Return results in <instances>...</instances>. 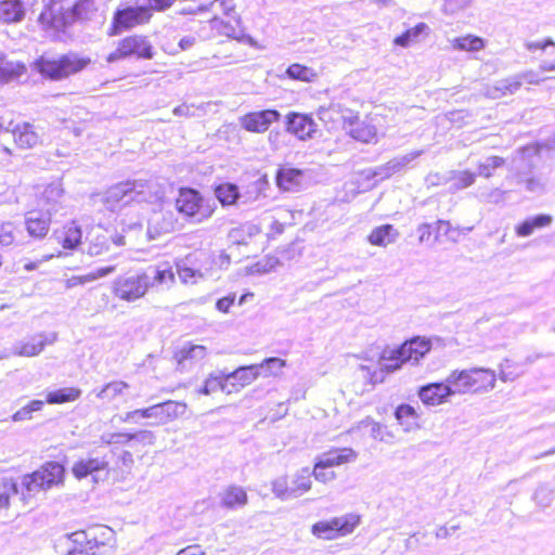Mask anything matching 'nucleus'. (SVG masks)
<instances>
[{"label":"nucleus","mask_w":555,"mask_h":555,"mask_svg":"<svg viewBox=\"0 0 555 555\" xmlns=\"http://www.w3.org/2000/svg\"><path fill=\"white\" fill-rule=\"evenodd\" d=\"M162 192L158 185L153 181H127L118 183L109 188L103 201L107 209L115 210L119 206L124 207L122 216H128L133 212L134 207H126L132 202L140 203H154L162 198Z\"/></svg>","instance_id":"nucleus-1"},{"label":"nucleus","mask_w":555,"mask_h":555,"mask_svg":"<svg viewBox=\"0 0 555 555\" xmlns=\"http://www.w3.org/2000/svg\"><path fill=\"white\" fill-rule=\"evenodd\" d=\"M431 348L430 340L415 337L402 344L399 348H386L379 358V366L383 371L395 372L403 363L418 361L429 352Z\"/></svg>","instance_id":"nucleus-2"},{"label":"nucleus","mask_w":555,"mask_h":555,"mask_svg":"<svg viewBox=\"0 0 555 555\" xmlns=\"http://www.w3.org/2000/svg\"><path fill=\"white\" fill-rule=\"evenodd\" d=\"M65 469L57 462H48L31 474L22 477V498L27 501L41 491L63 485Z\"/></svg>","instance_id":"nucleus-3"},{"label":"nucleus","mask_w":555,"mask_h":555,"mask_svg":"<svg viewBox=\"0 0 555 555\" xmlns=\"http://www.w3.org/2000/svg\"><path fill=\"white\" fill-rule=\"evenodd\" d=\"M450 373L459 396L490 392L498 379L495 371L487 367L456 369Z\"/></svg>","instance_id":"nucleus-4"},{"label":"nucleus","mask_w":555,"mask_h":555,"mask_svg":"<svg viewBox=\"0 0 555 555\" xmlns=\"http://www.w3.org/2000/svg\"><path fill=\"white\" fill-rule=\"evenodd\" d=\"M73 540L90 555H113L117 547L115 531L106 526L75 532Z\"/></svg>","instance_id":"nucleus-5"},{"label":"nucleus","mask_w":555,"mask_h":555,"mask_svg":"<svg viewBox=\"0 0 555 555\" xmlns=\"http://www.w3.org/2000/svg\"><path fill=\"white\" fill-rule=\"evenodd\" d=\"M360 524L361 516L359 514L347 513L314 522L311 526V534L320 540L333 541L350 535Z\"/></svg>","instance_id":"nucleus-6"},{"label":"nucleus","mask_w":555,"mask_h":555,"mask_svg":"<svg viewBox=\"0 0 555 555\" xmlns=\"http://www.w3.org/2000/svg\"><path fill=\"white\" fill-rule=\"evenodd\" d=\"M88 64L89 60L76 55H64L60 59L41 56L34 63V68L47 78L61 80L82 70Z\"/></svg>","instance_id":"nucleus-7"},{"label":"nucleus","mask_w":555,"mask_h":555,"mask_svg":"<svg viewBox=\"0 0 555 555\" xmlns=\"http://www.w3.org/2000/svg\"><path fill=\"white\" fill-rule=\"evenodd\" d=\"M177 210L196 222H203L209 219L214 211L215 205L205 202L201 194L193 189H181L176 199Z\"/></svg>","instance_id":"nucleus-8"},{"label":"nucleus","mask_w":555,"mask_h":555,"mask_svg":"<svg viewBox=\"0 0 555 555\" xmlns=\"http://www.w3.org/2000/svg\"><path fill=\"white\" fill-rule=\"evenodd\" d=\"M210 264L211 260L205 254L188 255L175 262L176 273L181 283L190 285L197 284L209 278L211 275Z\"/></svg>","instance_id":"nucleus-9"},{"label":"nucleus","mask_w":555,"mask_h":555,"mask_svg":"<svg viewBox=\"0 0 555 555\" xmlns=\"http://www.w3.org/2000/svg\"><path fill=\"white\" fill-rule=\"evenodd\" d=\"M149 291L147 272H140L128 276H118L112 286L115 297L132 302L142 298Z\"/></svg>","instance_id":"nucleus-10"},{"label":"nucleus","mask_w":555,"mask_h":555,"mask_svg":"<svg viewBox=\"0 0 555 555\" xmlns=\"http://www.w3.org/2000/svg\"><path fill=\"white\" fill-rule=\"evenodd\" d=\"M417 396L424 405L434 408L449 402L452 397L459 395L452 375L449 373L444 382L430 383L420 387Z\"/></svg>","instance_id":"nucleus-11"},{"label":"nucleus","mask_w":555,"mask_h":555,"mask_svg":"<svg viewBox=\"0 0 555 555\" xmlns=\"http://www.w3.org/2000/svg\"><path fill=\"white\" fill-rule=\"evenodd\" d=\"M130 55L140 59L153 57V47L146 37L135 35L124 38L119 41L117 49L108 54L107 62L112 63Z\"/></svg>","instance_id":"nucleus-12"},{"label":"nucleus","mask_w":555,"mask_h":555,"mask_svg":"<svg viewBox=\"0 0 555 555\" xmlns=\"http://www.w3.org/2000/svg\"><path fill=\"white\" fill-rule=\"evenodd\" d=\"M344 129L351 138L362 143H375L377 141V128L373 122V118L366 117L360 119L352 112L343 115Z\"/></svg>","instance_id":"nucleus-13"},{"label":"nucleus","mask_w":555,"mask_h":555,"mask_svg":"<svg viewBox=\"0 0 555 555\" xmlns=\"http://www.w3.org/2000/svg\"><path fill=\"white\" fill-rule=\"evenodd\" d=\"M188 405L182 401L168 400L146 408V420H153V425L169 424L186 413Z\"/></svg>","instance_id":"nucleus-14"},{"label":"nucleus","mask_w":555,"mask_h":555,"mask_svg":"<svg viewBox=\"0 0 555 555\" xmlns=\"http://www.w3.org/2000/svg\"><path fill=\"white\" fill-rule=\"evenodd\" d=\"M152 14L146 7L126 8L118 10L113 18L112 30L108 33L111 36H115L120 30L130 29L138 25L145 24L150 21Z\"/></svg>","instance_id":"nucleus-15"},{"label":"nucleus","mask_w":555,"mask_h":555,"mask_svg":"<svg viewBox=\"0 0 555 555\" xmlns=\"http://www.w3.org/2000/svg\"><path fill=\"white\" fill-rule=\"evenodd\" d=\"M41 23L60 29L74 23L73 5H66L65 0H51L41 12Z\"/></svg>","instance_id":"nucleus-16"},{"label":"nucleus","mask_w":555,"mask_h":555,"mask_svg":"<svg viewBox=\"0 0 555 555\" xmlns=\"http://www.w3.org/2000/svg\"><path fill=\"white\" fill-rule=\"evenodd\" d=\"M57 339L55 333H38L13 346L12 354L18 357H36L39 356L46 346L53 345Z\"/></svg>","instance_id":"nucleus-17"},{"label":"nucleus","mask_w":555,"mask_h":555,"mask_svg":"<svg viewBox=\"0 0 555 555\" xmlns=\"http://www.w3.org/2000/svg\"><path fill=\"white\" fill-rule=\"evenodd\" d=\"M281 114L275 109L248 113L240 118L241 126L249 132L262 133L267 131Z\"/></svg>","instance_id":"nucleus-18"},{"label":"nucleus","mask_w":555,"mask_h":555,"mask_svg":"<svg viewBox=\"0 0 555 555\" xmlns=\"http://www.w3.org/2000/svg\"><path fill=\"white\" fill-rule=\"evenodd\" d=\"M149 289H169L176 283V272L168 261H163L147 269Z\"/></svg>","instance_id":"nucleus-19"},{"label":"nucleus","mask_w":555,"mask_h":555,"mask_svg":"<svg viewBox=\"0 0 555 555\" xmlns=\"http://www.w3.org/2000/svg\"><path fill=\"white\" fill-rule=\"evenodd\" d=\"M287 131L301 141L313 138L318 130V125L310 115L300 113H289L287 115Z\"/></svg>","instance_id":"nucleus-20"},{"label":"nucleus","mask_w":555,"mask_h":555,"mask_svg":"<svg viewBox=\"0 0 555 555\" xmlns=\"http://www.w3.org/2000/svg\"><path fill=\"white\" fill-rule=\"evenodd\" d=\"M261 375L259 366L256 364L248 366H241L231 373H227L229 386L233 392L240 391L242 388L250 385Z\"/></svg>","instance_id":"nucleus-21"},{"label":"nucleus","mask_w":555,"mask_h":555,"mask_svg":"<svg viewBox=\"0 0 555 555\" xmlns=\"http://www.w3.org/2000/svg\"><path fill=\"white\" fill-rule=\"evenodd\" d=\"M358 453L351 448L332 449L320 454L315 460L319 466L335 467L343 464L352 463L357 460Z\"/></svg>","instance_id":"nucleus-22"},{"label":"nucleus","mask_w":555,"mask_h":555,"mask_svg":"<svg viewBox=\"0 0 555 555\" xmlns=\"http://www.w3.org/2000/svg\"><path fill=\"white\" fill-rule=\"evenodd\" d=\"M363 428H369L371 437L376 441L388 444L395 442V434L386 425L375 422L371 417H366L359 422L351 428V431L361 430Z\"/></svg>","instance_id":"nucleus-23"},{"label":"nucleus","mask_w":555,"mask_h":555,"mask_svg":"<svg viewBox=\"0 0 555 555\" xmlns=\"http://www.w3.org/2000/svg\"><path fill=\"white\" fill-rule=\"evenodd\" d=\"M51 215L30 211L25 217V225L28 234L35 238H42L49 232Z\"/></svg>","instance_id":"nucleus-24"},{"label":"nucleus","mask_w":555,"mask_h":555,"mask_svg":"<svg viewBox=\"0 0 555 555\" xmlns=\"http://www.w3.org/2000/svg\"><path fill=\"white\" fill-rule=\"evenodd\" d=\"M12 132L14 142L21 149H33L41 141L40 133L28 122L16 125Z\"/></svg>","instance_id":"nucleus-25"},{"label":"nucleus","mask_w":555,"mask_h":555,"mask_svg":"<svg viewBox=\"0 0 555 555\" xmlns=\"http://www.w3.org/2000/svg\"><path fill=\"white\" fill-rule=\"evenodd\" d=\"M53 237L64 249H75L81 243L82 232L80 227L73 221L54 231Z\"/></svg>","instance_id":"nucleus-26"},{"label":"nucleus","mask_w":555,"mask_h":555,"mask_svg":"<svg viewBox=\"0 0 555 555\" xmlns=\"http://www.w3.org/2000/svg\"><path fill=\"white\" fill-rule=\"evenodd\" d=\"M108 462L105 457H86L75 462L72 473L77 479H83L100 470H105Z\"/></svg>","instance_id":"nucleus-27"},{"label":"nucleus","mask_w":555,"mask_h":555,"mask_svg":"<svg viewBox=\"0 0 555 555\" xmlns=\"http://www.w3.org/2000/svg\"><path fill=\"white\" fill-rule=\"evenodd\" d=\"M395 417L404 433L415 431L421 428V414L410 404H400L397 406Z\"/></svg>","instance_id":"nucleus-28"},{"label":"nucleus","mask_w":555,"mask_h":555,"mask_svg":"<svg viewBox=\"0 0 555 555\" xmlns=\"http://www.w3.org/2000/svg\"><path fill=\"white\" fill-rule=\"evenodd\" d=\"M103 7V0H78L73 5L74 22L96 18L101 14Z\"/></svg>","instance_id":"nucleus-29"},{"label":"nucleus","mask_w":555,"mask_h":555,"mask_svg":"<svg viewBox=\"0 0 555 555\" xmlns=\"http://www.w3.org/2000/svg\"><path fill=\"white\" fill-rule=\"evenodd\" d=\"M111 244H114L117 247L124 246L125 238L120 234H116L114 236L107 234L95 235L89 244L88 254L93 257L101 256L111 250Z\"/></svg>","instance_id":"nucleus-30"},{"label":"nucleus","mask_w":555,"mask_h":555,"mask_svg":"<svg viewBox=\"0 0 555 555\" xmlns=\"http://www.w3.org/2000/svg\"><path fill=\"white\" fill-rule=\"evenodd\" d=\"M399 236L398 230L391 224L374 228L367 235V242L373 246L387 247L395 243Z\"/></svg>","instance_id":"nucleus-31"},{"label":"nucleus","mask_w":555,"mask_h":555,"mask_svg":"<svg viewBox=\"0 0 555 555\" xmlns=\"http://www.w3.org/2000/svg\"><path fill=\"white\" fill-rule=\"evenodd\" d=\"M304 180V172L295 168H282L276 176L278 186L287 192H296L300 189Z\"/></svg>","instance_id":"nucleus-32"},{"label":"nucleus","mask_w":555,"mask_h":555,"mask_svg":"<svg viewBox=\"0 0 555 555\" xmlns=\"http://www.w3.org/2000/svg\"><path fill=\"white\" fill-rule=\"evenodd\" d=\"M25 16V5L21 0L0 1V21L2 23H18Z\"/></svg>","instance_id":"nucleus-33"},{"label":"nucleus","mask_w":555,"mask_h":555,"mask_svg":"<svg viewBox=\"0 0 555 555\" xmlns=\"http://www.w3.org/2000/svg\"><path fill=\"white\" fill-rule=\"evenodd\" d=\"M521 87L520 78L516 76L502 79L495 82V85L487 87L486 95L491 99H500L502 96L514 94Z\"/></svg>","instance_id":"nucleus-34"},{"label":"nucleus","mask_w":555,"mask_h":555,"mask_svg":"<svg viewBox=\"0 0 555 555\" xmlns=\"http://www.w3.org/2000/svg\"><path fill=\"white\" fill-rule=\"evenodd\" d=\"M451 48L455 51L479 52L486 48V41L478 36L468 34L449 39Z\"/></svg>","instance_id":"nucleus-35"},{"label":"nucleus","mask_w":555,"mask_h":555,"mask_svg":"<svg viewBox=\"0 0 555 555\" xmlns=\"http://www.w3.org/2000/svg\"><path fill=\"white\" fill-rule=\"evenodd\" d=\"M292 499L299 498L307 493L312 487L311 472L308 467L297 470L291 478Z\"/></svg>","instance_id":"nucleus-36"},{"label":"nucleus","mask_w":555,"mask_h":555,"mask_svg":"<svg viewBox=\"0 0 555 555\" xmlns=\"http://www.w3.org/2000/svg\"><path fill=\"white\" fill-rule=\"evenodd\" d=\"M222 391L225 393H232L233 389L230 388L229 382L227 378V373H211L204 382V385L198 392L205 396H209L215 393L216 391Z\"/></svg>","instance_id":"nucleus-37"},{"label":"nucleus","mask_w":555,"mask_h":555,"mask_svg":"<svg viewBox=\"0 0 555 555\" xmlns=\"http://www.w3.org/2000/svg\"><path fill=\"white\" fill-rule=\"evenodd\" d=\"M221 505L227 508H237L246 505L247 493L240 486H229L220 494Z\"/></svg>","instance_id":"nucleus-38"},{"label":"nucleus","mask_w":555,"mask_h":555,"mask_svg":"<svg viewBox=\"0 0 555 555\" xmlns=\"http://www.w3.org/2000/svg\"><path fill=\"white\" fill-rule=\"evenodd\" d=\"M269 188L270 183L268 177L266 175L261 176L246 186V190L242 195L243 203L249 204L267 197V191Z\"/></svg>","instance_id":"nucleus-39"},{"label":"nucleus","mask_w":555,"mask_h":555,"mask_svg":"<svg viewBox=\"0 0 555 555\" xmlns=\"http://www.w3.org/2000/svg\"><path fill=\"white\" fill-rule=\"evenodd\" d=\"M26 73L22 62L7 61L0 53V85L9 83Z\"/></svg>","instance_id":"nucleus-40"},{"label":"nucleus","mask_w":555,"mask_h":555,"mask_svg":"<svg viewBox=\"0 0 555 555\" xmlns=\"http://www.w3.org/2000/svg\"><path fill=\"white\" fill-rule=\"evenodd\" d=\"M553 221L550 215H539L532 218L526 219L520 224L516 225L515 232L520 237L530 236L534 230L548 227Z\"/></svg>","instance_id":"nucleus-41"},{"label":"nucleus","mask_w":555,"mask_h":555,"mask_svg":"<svg viewBox=\"0 0 555 555\" xmlns=\"http://www.w3.org/2000/svg\"><path fill=\"white\" fill-rule=\"evenodd\" d=\"M175 224L171 217H166L163 214H154L153 218L149 222L147 234L150 238L154 240L163 233H169L173 231Z\"/></svg>","instance_id":"nucleus-42"},{"label":"nucleus","mask_w":555,"mask_h":555,"mask_svg":"<svg viewBox=\"0 0 555 555\" xmlns=\"http://www.w3.org/2000/svg\"><path fill=\"white\" fill-rule=\"evenodd\" d=\"M429 27L425 23H418L414 27L408 29L402 35L395 38L393 43L402 48H408L411 44L418 42L421 35H428Z\"/></svg>","instance_id":"nucleus-43"},{"label":"nucleus","mask_w":555,"mask_h":555,"mask_svg":"<svg viewBox=\"0 0 555 555\" xmlns=\"http://www.w3.org/2000/svg\"><path fill=\"white\" fill-rule=\"evenodd\" d=\"M422 154H423V150H416V151H412L404 155L392 158L385 165V168H384L385 175L390 176V175L401 171L403 168L409 166L413 160H415Z\"/></svg>","instance_id":"nucleus-44"},{"label":"nucleus","mask_w":555,"mask_h":555,"mask_svg":"<svg viewBox=\"0 0 555 555\" xmlns=\"http://www.w3.org/2000/svg\"><path fill=\"white\" fill-rule=\"evenodd\" d=\"M215 194L223 206L233 205L242 198L237 185L233 183L220 184L216 188Z\"/></svg>","instance_id":"nucleus-45"},{"label":"nucleus","mask_w":555,"mask_h":555,"mask_svg":"<svg viewBox=\"0 0 555 555\" xmlns=\"http://www.w3.org/2000/svg\"><path fill=\"white\" fill-rule=\"evenodd\" d=\"M129 389V385L122 380H114L107 383L98 393L96 397L101 400L113 401Z\"/></svg>","instance_id":"nucleus-46"},{"label":"nucleus","mask_w":555,"mask_h":555,"mask_svg":"<svg viewBox=\"0 0 555 555\" xmlns=\"http://www.w3.org/2000/svg\"><path fill=\"white\" fill-rule=\"evenodd\" d=\"M80 389L74 387H66L47 393V402L50 404H60L72 402L80 397Z\"/></svg>","instance_id":"nucleus-47"},{"label":"nucleus","mask_w":555,"mask_h":555,"mask_svg":"<svg viewBox=\"0 0 555 555\" xmlns=\"http://www.w3.org/2000/svg\"><path fill=\"white\" fill-rule=\"evenodd\" d=\"M207 356L206 347L202 345H184L177 353V359L179 364H182L184 361H201Z\"/></svg>","instance_id":"nucleus-48"},{"label":"nucleus","mask_w":555,"mask_h":555,"mask_svg":"<svg viewBox=\"0 0 555 555\" xmlns=\"http://www.w3.org/2000/svg\"><path fill=\"white\" fill-rule=\"evenodd\" d=\"M221 34L253 48H259L257 40L247 35L244 29L238 26L235 27L229 23H224L221 27Z\"/></svg>","instance_id":"nucleus-49"},{"label":"nucleus","mask_w":555,"mask_h":555,"mask_svg":"<svg viewBox=\"0 0 555 555\" xmlns=\"http://www.w3.org/2000/svg\"><path fill=\"white\" fill-rule=\"evenodd\" d=\"M555 498V489L548 483L539 485L533 492V501L540 508L551 506Z\"/></svg>","instance_id":"nucleus-50"},{"label":"nucleus","mask_w":555,"mask_h":555,"mask_svg":"<svg viewBox=\"0 0 555 555\" xmlns=\"http://www.w3.org/2000/svg\"><path fill=\"white\" fill-rule=\"evenodd\" d=\"M476 175L469 170H451L450 182L452 191H459L470 186L475 182Z\"/></svg>","instance_id":"nucleus-51"},{"label":"nucleus","mask_w":555,"mask_h":555,"mask_svg":"<svg viewBox=\"0 0 555 555\" xmlns=\"http://www.w3.org/2000/svg\"><path fill=\"white\" fill-rule=\"evenodd\" d=\"M17 493V485L12 478H0V509L8 508L11 496Z\"/></svg>","instance_id":"nucleus-52"},{"label":"nucleus","mask_w":555,"mask_h":555,"mask_svg":"<svg viewBox=\"0 0 555 555\" xmlns=\"http://www.w3.org/2000/svg\"><path fill=\"white\" fill-rule=\"evenodd\" d=\"M286 74L292 79L300 80V81H305V82H311V81L315 80V78H317V73L312 68L297 64V63L292 64L287 68Z\"/></svg>","instance_id":"nucleus-53"},{"label":"nucleus","mask_w":555,"mask_h":555,"mask_svg":"<svg viewBox=\"0 0 555 555\" xmlns=\"http://www.w3.org/2000/svg\"><path fill=\"white\" fill-rule=\"evenodd\" d=\"M256 365L259 366V372H261V375L268 377L279 375L283 367H285L286 362L280 358H268Z\"/></svg>","instance_id":"nucleus-54"},{"label":"nucleus","mask_w":555,"mask_h":555,"mask_svg":"<svg viewBox=\"0 0 555 555\" xmlns=\"http://www.w3.org/2000/svg\"><path fill=\"white\" fill-rule=\"evenodd\" d=\"M18 233V225L12 221H5L0 224V244L11 246Z\"/></svg>","instance_id":"nucleus-55"},{"label":"nucleus","mask_w":555,"mask_h":555,"mask_svg":"<svg viewBox=\"0 0 555 555\" xmlns=\"http://www.w3.org/2000/svg\"><path fill=\"white\" fill-rule=\"evenodd\" d=\"M504 158L499 156H490L483 162L478 164V175L485 178H490L496 168L504 165Z\"/></svg>","instance_id":"nucleus-56"},{"label":"nucleus","mask_w":555,"mask_h":555,"mask_svg":"<svg viewBox=\"0 0 555 555\" xmlns=\"http://www.w3.org/2000/svg\"><path fill=\"white\" fill-rule=\"evenodd\" d=\"M63 186L61 181H53L49 183L44 190L41 193L42 199L46 202V204H54L57 203V201L63 195Z\"/></svg>","instance_id":"nucleus-57"},{"label":"nucleus","mask_w":555,"mask_h":555,"mask_svg":"<svg viewBox=\"0 0 555 555\" xmlns=\"http://www.w3.org/2000/svg\"><path fill=\"white\" fill-rule=\"evenodd\" d=\"M42 406H43V401H41V400H33L30 403H28L27 405L23 406L18 411H16L12 415V421L13 422H23V421H26V420H30L33 417V413L37 412V411H40L42 409Z\"/></svg>","instance_id":"nucleus-58"},{"label":"nucleus","mask_w":555,"mask_h":555,"mask_svg":"<svg viewBox=\"0 0 555 555\" xmlns=\"http://www.w3.org/2000/svg\"><path fill=\"white\" fill-rule=\"evenodd\" d=\"M272 492L281 500L292 499L291 486L286 476H281L272 481Z\"/></svg>","instance_id":"nucleus-59"},{"label":"nucleus","mask_w":555,"mask_h":555,"mask_svg":"<svg viewBox=\"0 0 555 555\" xmlns=\"http://www.w3.org/2000/svg\"><path fill=\"white\" fill-rule=\"evenodd\" d=\"M436 232L437 235L447 236L449 240L456 242L457 236L460 235V230L457 228H453L449 221L439 220L436 223Z\"/></svg>","instance_id":"nucleus-60"},{"label":"nucleus","mask_w":555,"mask_h":555,"mask_svg":"<svg viewBox=\"0 0 555 555\" xmlns=\"http://www.w3.org/2000/svg\"><path fill=\"white\" fill-rule=\"evenodd\" d=\"M326 466H319V462L315 460L313 470L311 472V476L315 478V480L327 483L333 481L336 478V474L333 470H326Z\"/></svg>","instance_id":"nucleus-61"},{"label":"nucleus","mask_w":555,"mask_h":555,"mask_svg":"<svg viewBox=\"0 0 555 555\" xmlns=\"http://www.w3.org/2000/svg\"><path fill=\"white\" fill-rule=\"evenodd\" d=\"M115 269H116L115 266L102 267L92 272H89L87 274L79 275V276L81 279L82 284L85 285L87 283L94 282L101 278H104V276L113 273L115 271Z\"/></svg>","instance_id":"nucleus-62"},{"label":"nucleus","mask_w":555,"mask_h":555,"mask_svg":"<svg viewBox=\"0 0 555 555\" xmlns=\"http://www.w3.org/2000/svg\"><path fill=\"white\" fill-rule=\"evenodd\" d=\"M101 441L105 444L127 443L131 441V437L127 433H106L101 436Z\"/></svg>","instance_id":"nucleus-63"},{"label":"nucleus","mask_w":555,"mask_h":555,"mask_svg":"<svg viewBox=\"0 0 555 555\" xmlns=\"http://www.w3.org/2000/svg\"><path fill=\"white\" fill-rule=\"evenodd\" d=\"M131 440H135L137 442L143 446H154L156 442V436L152 430H140L135 434H130Z\"/></svg>","instance_id":"nucleus-64"}]
</instances>
